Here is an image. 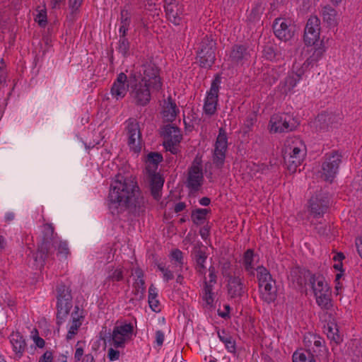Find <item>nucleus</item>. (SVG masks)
Instances as JSON below:
<instances>
[{
	"label": "nucleus",
	"instance_id": "nucleus-61",
	"mask_svg": "<svg viewBox=\"0 0 362 362\" xmlns=\"http://www.w3.org/2000/svg\"><path fill=\"white\" fill-rule=\"evenodd\" d=\"M211 227L207 223L199 230V234L203 240H206L210 236Z\"/></svg>",
	"mask_w": 362,
	"mask_h": 362
},
{
	"label": "nucleus",
	"instance_id": "nucleus-45",
	"mask_svg": "<svg viewBox=\"0 0 362 362\" xmlns=\"http://www.w3.org/2000/svg\"><path fill=\"white\" fill-rule=\"evenodd\" d=\"M257 279L258 281H269L272 280V274L264 266H258L256 268Z\"/></svg>",
	"mask_w": 362,
	"mask_h": 362
},
{
	"label": "nucleus",
	"instance_id": "nucleus-42",
	"mask_svg": "<svg viewBox=\"0 0 362 362\" xmlns=\"http://www.w3.org/2000/svg\"><path fill=\"white\" fill-rule=\"evenodd\" d=\"M255 254L253 249H247L244 253L243 256V265L244 267L245 270H249L251 269V267L253 265L254 258Z\"/></svg>",
	"mask_w": 362,
	"mask_h": 362
},
{
	"label": "nucleus",
	"instance_id": "nucleus-63",
	"mask_svg": "<svg viewBox=\"0 0 362 362\" xmlns=\"http://www.w3.org/2000/svg\"><path fill=\"white\" fill-rule=\"evenodd\" d=\"M165 339V334L163 331L157 330L156 332V343L158 346H161L163 344Z\"/></svg>",
	"mask_w": 362,
	"mask_h": 362
},
{
	"label": "nucleus",
	"instance_id": "nucleus-30",
	"mask_svg": "<svg viewBox=\"0 0 362 362\" xmlns=\"http://www.w3.org/2000/svg\"><path fill=\"white\" fill-rule=\"evenodd\" d=\"M163 160V156L159 152H150L146 158V169L148 173H156L158 164Z\"/></svg>",
	"mask_w": 362,
	"mask_h": 362
},
{
	"label": "nucleus",
	"instance_id": "nucleus-14",
	"mask_svg": "<svg viewBox=\"0 0 362 362\" xmlns=\"http://www.w3.org/2000/svg\"><path fill=\"white\" fill-rule=\"evenodd\" d=\"M273 30L276 37L286 42L293 37L296 28L288 20L279 18L275 19Z\"/></svg>",
	"mask_w": 362,
	"mask_h": 362
},
{
	"label": "nucleus",
	"instance_id": "nucleus-28",
	"mask_svg": "<svg viewBox=\"0 0 362 362\" xmlns=\"http://www.w3.org/2000/svg\"><path fill=\"white\" fill-rule=\"evenodd\" d=\"M150 178L151 194L152 197L159 200L161 197V190L164 184V178L156 173H148Z\"/></svg>",
	"mask_w": 362,
	"mask_h": 362
},
{
	"label": "nucleus",
	"instance_id": "nucleus-62",
	"mask_svg": "<svg viewBox=\"0 0 362 362\" xmlns=\"http://www.w3.org/2000/svg\"><path fill=\"white\" fill-rule=\"evenodd\" d=\"M107 357L110 361H116L119 358V351L110 348L107 353Z\"/></svg>",
	"mask_w": 362,
	"mask_h": 362
},
{
	"label": "nucleus",
	"instance_id": "nucleus-27",
	"mask_svg": "<svg viewBox=\"0 0 362 362\" xmlns=\"http://www.w3.org/2000/svg\"><path fill=\"white\" fill-rule=\"evenodd\" d=\"M9 339L16 357L21 358L27 347L25 339L19 332H12L9 336Z\"/></svg>",
	"mask_w": 362,
	"mask_h": 362
},
{
	"label": "nucleus",
	"instance_id": "nucleus-44",
	"mask_svg": "<svg viewBox=\"0 0 362 362\" xmlns=\"http://www.w3.org/2000/svg\"><path fill=\"white\" fill-rule=\"evenodd\" d=\"M117 49L123 57H128L130 55V42L129 40L127 38H119Z\"/></svg>",
	"mask_w": 362,
	"mask_h": 362
},
{
	"label": "nucleus",
	"instance_id": "nucleus-37",
	"mask_svg": "<svg viewBox=\"0 0 362 362\" xmlns=\"http://www.w3.org/2000/svg\"><path fill=\"white\" fill-rule=\"evenodd\" d=\"M325 52V47L321 42L320 46L315 47L313 54L305 61L303 65L306 66V68H308L310 66H313L322 58Z\"/></svg>",
	"mask_w": 362,
	"mask_h": 362
},
{
	"label": "nucleus",
	"instance_id": "nucleus-54",
	"mask_svg": "<svg viewBox=\"0 0 362 362\" xmlns=\"http://www.w3.org/2000/svg\"><path fill=\"white\" fill-rule=\"evenodd\" d=\"M157 267L163 273V279L165 281H169L174 279V275L173 272L167 269L165 265L162 263L157 264Z\"/></svg>",
	"mask_w": 362,
	"mask_h": 362
},
{
	"label": "nucleus",
	"instance_id": "nucleus-13",
	"mask_svg": "<svg viewBox=\"0 0 362 362\" xmlns=\"http://www.w3.org/2000/svg\"><path fill=\"white\" fill-rule=\"evenodd\" d=\"M227 278V293L230 299L240 300L247 293V288L244 284L240 276L232 275L230 272L226 274Z\"/></svg>",
	"mask_w": 362,
	"mask_h": 362
},
{
	"label": "nucleus",
	"instance_id": "nucleus-15",
	"mask_svg": "<svg viewBox=\"0 0 362 362\" xmlns=\"http://www.w3.org/2000/svg\"><path fill=\"white\" fill-rule=\"evenodd\" d=\"M320 21L316 16H311L306 23L303 40L307 45H314L320 37Z\"/></svg>",
	"mask_w": 362,
	"mask_h": 362
},
{
	"label": "nucleus",
	"instance_id": "nucleus-29",
	"mask_svg": "<svg viewBox=\"0 0 362 362\" xmlns=\"http://www.w3.org/2000/svg\"><path fill=\"white\" fill-rule=\"evenodd\" d=\"M309 284L314 295H317V293L320 292H327V290L330 289L327 283L325 282L324 276L320 274H313V276H310Z\"/></svg>",
	"mask_w": 362,
	"mask_h": 362
},
{
	"label": "nucleus",
	"instance_id": "nucleus-38",
	"mask_svg": "<svg viewBox=\"0 0 362 362\" xmlns=\"http://www.w3.org/2000/svg\"><path fill=\"white\" fill-rule=\"evenodd\" d=\"M304 155L298 156H284V159L288 170L293 173L296 171L297 168L300 165L303 160Z\"/></svg>",
	"mask_w": 362,
	"mask_h": 362
},
{
	"label": "nucleus",
	"instance_id": "nucleus-50",
	"mask_svg": "<svg viewBox=\"0 0 362 362\" xmlns=\"http://www.w3.org/2000/svg\"><path fill=\"white\" fill-rule=\"evenodd\" d=\"M257 115L255 112H250L247 115L244 122L245 129H246L245 132H250L252 130V128L257 122Z\"/></svg>",
	"mask_w": 362,
	"mask_h": 362
},
{
	"label": "nucleus",
	"instance_id": "nucleus-33",
	"mask_svg": "<svg viewBox=\"0 0 362 362\" xmlns=\"http://www.w3.org/2000/svg\"><path fill=\"white\" fill-rule=\"evenodd\" d=\"M324 332L331 341L334 342L337 345L342 342V337L339 334L338 326L335 322H329L327 325H325Z\"/></svg>",
	"mask_w": 362,
	"mask_h": 362
},
{
	"label": "nucleus",
	"instance_id": "nucleus-32",
	"mask_svg": "<svg viewBox=\"0 0 362 362\" xmlns=\"http://www.w3.org/2000/svg\"><path fill=\"white\" fill-rule=\"evenodd\" d=\"M276 291L275 284L273 283H267L263 288L259 289L261 298L268 304L274 302L276 299Z\"/></svg>",
	"mask_w": 362,
	"mask_h": 362
},
{
	"label": "nucleus",
	"instance_id": "nucleus-35",
	"mask_svg": "<svg viewBox=\"0 0 362 362\" xmlns=\"http://www.w3.org/2000/svg\"><path fill=\"white\" fill-rule=\"evenodd\" d=\"M322 20L327 23L329 26L337 25V11L331 6L327 5L322 10Z\"/></svg>",
	"mask_w": 362,
	"mask_h": 362
},
{
	"label": "nucleus",
	"instance_id": "nucleus-59",
	"mask_svg": "<svg viewBox=\"0 0 362 362\" xmlns=\"http://www.w3.org/2000/svg\"><path fill=\"white\" fill-rule=\"evenodd\" d=\"M35 21L38 23L40 27H45L47 23L46 12H40L37 15Z\"/></svg>",
	"mask_w": 362,
	"mask_h": 362
},
{
	"label": "nucleus",
	"instance_id": "nucleus-23",
	"mask_svg": "<svg viewBox=\"0 0 362 362\" xmlns=\"http://www.w3.org/2000/svg\"><path fill=\"white\" fill-rule=\"evenodd\" d=\"M180 110L175 102L169 96L167 100L165 101L163 110L160 112L163 122L172 123L175 120Z\"/></svg>",
	"mask_w": 362,
	"mask_h": 362
},
{
	"label": "nucleus",
	"instance_id": "nucleus-43",
	"mask_svg": "<svg viewBox=\"0 0 362 362\" xmlns=\"http://www.w3.org/2000/svg\"><path fill=\"white\" fill-rule=\"evenodd\" d=\"M83 2V0H69V18L71 21H74L76 16L79 13Z\"/></svg>",
	"mask_w": 362,
	"mask_h": 362
},
{
	"label": "nucleus",
	"instance_id": "nucleus-39",
	"mask_svg": "<svg viewBox=\"0 0 362 362\" xmlns=\"http://www.w3.org/2000/svg\"><path fill=\"white\" fill-rule=\"evenodd\" d=\"M264 10V7L263 4L259 1L256 2L247 16V20L252 23L259 21L261 18Z\"/></svg>",
	"mask_w": 362,
	"mask_h": 362
},
{
	"label": "nucleus",
	"instance_id": "nucleus-36",
	"mask_svg": "<svg viewBox=\"0 0 362 362\" xmlns=\"http://www.w3.org/2000/svg\"><path fill=\"white\" fill-rule=\"evenodd\" d=\"M210 209H196L192 211L191 219L196 226L202 225L206 220L207 214H210Z\"/></svg>",
	"mask_w": 362,
	"mask_h": 362
},
{
	"label": "nucleus",
	"instance_id": "nucleus-2",
	"mask_svg": "<svg viewBox=\"0 0 362 362\" xmlns=\"http://www.w3.org/2000/svg\"><path fill=\"white\" fill-rule=\"evenodd\" d=\"M56 324L59 329V327L65 322L73 307V297L70 286L62 282L57 284L56 286Z\"/></svg>",
	"mask_w": 362,
	"mask_h": 362
},
{
	"label": "nucleus",
	"instance_id": "nucleus-47",
	"mask_svg": "<svg viewBox=\"0 0 362 362\" xmlns=\"http://www.w3.org/2000/svg\"><path fill=\"white\" fill-rule=\"evenodd\" d=\"M293 362H316L314 356L308 351V356H305V353L294 352L292 356Z\"/></svg>",
	"mask_w": 362,
	"mask_h": 362
},
{
	"label": "nucleus",
	"instance_id": "nucleus-24",
	"mask_svg": "<svg viewBox=\"0 0 362 362\" xmlns=\"http://www.w3.org/2000/svg\"><path fill=\"white\" fill-rule=\"evenodd\" d=\"M80 308L78 305L74 307L71 313V323L66 334V340L72 339L77 334L80 327L82 325L84 316L82 315L83 310L79 313Z\"/></svg>",
	"mask_w": 362,
	"mask_h": 362
},
{
	"label": "nucleus",
	"instance_id": "nucleus-34",
	"mask_svg": "<svg viewBox=\"0 0 362 362\" xmlns=\"http://www.w3.org/2000/svg\"><path fill=\"white\" fill-rule=\"evenodd\" d=\"M316 303L323 310H330L332 308L331 291L327 290V292H320L315 295Z\"/></svg>",
	"mask_w": 362,
	"mask_h": 362
},
{
	"label": "nucleus",
	"instance_id": "nucleus-48",
	"mask_svg": "<svg viewBox=\"0 0 362 362\" xmlns=\"http://www.w3.org/2000/svg\"><path fill=\"white\" fill-rule=\"evenodd\" d=\"M315 339V334H313V333L308 332V333H306L304 335L303 344H304L305 346L308 349L306 350L307 354H305V356H308V351H310V354L314 356V355L311 352L310 348L312 347V345L313 344V342H314Z\"/></svg>",
	"mask_w": 362,
	"mask_h": 362
},
{
	"label": "nucleus",
	"instance_id": "nucleus-18",
	"mask_svg": "<svg viewBox=\"0 0 362 362\" xmlns=\"http://www.w3.org/2000/svg\"><path fill=\"white\" fill-rule=\"evenodd\" d=\"M100 339L103 340L104 342L107 341L110 345L114 346L116 349L124 347L126 341L128 339L124 337V334H121L117 329L113 328L111 332L110 329L107 330L105 327L100 332Z\"/></svg>",
	"mask_w": 362,
	"mask_h": 362
},
{
	"label": "nucleus",
	"instance_id": "nucleus-40",
	"mask_svg": "<svg viewBox=\"0 0 362 362\" xmlns=\"http://www.w3.org/2000/svg\"><path fill=\"white\" fill-rule=\"evenodd\" d=\"M298 142L297 140L292 141L291 144H290L289 141H287L284 148V156H298L304 155L300 148L296 145Z\"/></svg>",
	"mask_w": 362,
	"mask_h": 362
},
{
	"label": "nucleus",
	"instance_id": "nucleus-11",
	"mask_svg": "<svg viewBox=\"0 0 362 362\" xmlns=\"http://www.w3.org/2000/svg\"><path fill=\"white\" fill-rule=\"evenodd\" d=\"M221 83V76L218 74L216 75L211 81L209 90L206 93L203 110L208 116H212L216 112Z\"/></svg>",
	"mask_w": 362,
	"mask_h": 362
},
{
	"label": "nucleus",
	"instance_id": "nucleus-58",
	"mask_svg": "<svg viewBox=\"0 0 362 362\" xmlns=\"http://www.w3.org/2000/svg\"><path fill=\"white\" fill-rule=\"evenodd\" d=\"M196 168L199 171H203L202 170V156L197 154L192 161V165L189 168Z\"/></svg>",
	"mask_w": 362,
	"mask_h": 362
},
{
	"label": "nucleus",
	"instance_id": "nucleus-19",
	"mask_svg": "<svg viewBox=\"0 0 362 362\" xmlns=\"http://www.w3.org/2000/svg\"><path fill=\"white\" fill-rule=\"evenodd\" d=\"M186 186L191 192H198L204 183L203 171L197 168H188Z\"/></svg>",
	"mask_w": 362,
	"mask_h": 362
},
{
	"label": "nucleus",
	"instance_id": "nucleus-4",
	"mask_svg": "<svg viewBox=\"0 0 362 362\" xmlns=\"http://www.w3.org/2000/svg\"><path fill=\"white\" fill-rule=\"evenodd\" d=\"M54 228L51 224H45L43 226L42 238L37 250L28 255L29 261L33 259L34 265L36 267H43L45 259L49 257Z\"/></svg>",
	"mask_w": 362,
	"mask_h": 362
},
{
	"label": "nucleus",
	"instance_id": "nucleus-9",
	"mask_svg": "<svg viewBox=\"0 0 362 362\" xmlns=\"http://www.w3.org/2000/svg\"><path fill=\"white\" fill-rule=\"evenodd\" d=\"M329 194L322 190L317 191L308 201V210L314 218H320L326 214L329 208Z\"/></svg>",
	"mask_w": 362,
	"mask_h": 362
},
{
	"label": "nucleus",
	"instance_id": "nucleus-51",
	"mask_svg": "<svg viewBox=\"0 0 362 362\" xmlns=\"http://www.w3.org/2000/svg\"><path fill=\"white\" fill-rule=\"evenodd\" d=\"M131 23V13L125 8L120 11V25L129 27Z\"/></svg>",
	"mask_w": 362,
	"mask_h": 362
},
{
	"label": "nucleus",
	"instance_id": "nucleus-21",
	"mask_svg": "<svg viewBox=\"0 0 362 362\" xmlns=\"http://www.w3.org/2000/svg\"><path fill=\"white\" fill-rule=\"evenodd\" d=\"M164 8L168 20L175 25H180L185 11L183 4L177 2L175 4L164 6Z\"/></svg>",
	"mask_w": 362,
	"mask_h": 362
},
{
	"label": "nucleus",
	"instance_id": "nucleus-64",
	"mask_svg": "<svg viewBox=\"0 0 362 362\" xmlns=\"http://www.w3.org/2000/svg\"><path fill=\"white\" fill-rule=\"evenodd\" d=\"M209 281L208 282L216 284L217 282V276L215 267L214 266H211L209 268Z\"/></svg>",
	"mask_w": 362,
	"mask_h": 362
},
{
	"label": "nucleus",
	"instance_id": "nucleus-10",
	"mask_svg": "<svg viewBox=\"0 0 362 362\" xmlns=\"http://www.w3.org/2000/svg\"><path fill=\"white\" fill-rule=\"evenodd\" d=\"M297 121L288 114H274L269 120V132L271 133H282L292 132L298 126Z\"/></svg>",
	"mask_w": 362,
	"mask_h": 362
},
{
	"label": "nucleus",
	"instance_id": "nucleus-25",
	"mask_svg": "<svg viewBox=\"0 0 362 362\" xmlns=\"http://www.w3.org/2000/svg\"><path fill=\"white\" fill-rule=\"evenodd\" d=\"M313 274L310 270L305 268L295 267L291 269L290 276L291 279L293 283H296L300 287H303L306 285L307 281H309L310 276H313Z\"/></svg>",
	"mask_w": 362,
	"mask_h": 362
},
{
	"label": "nucleus",
	"instance_id": "nucleus-46",
	"mask_svg": "<svg viewBox=\"0 0 362 362\" xmlns=\"http://www.w3.org/2000/svg\"><path fill=\"white\" fill-rule=\"evenodd\" d=\"M114 328L117 329L121 334H124V337L127 339L130 338L134 331V327L132 323H121L119 325L117 322Z\"/></svg>",
	"mask_w": 362,
	"mask_h": 362
},
{
	"label": "nucleus",
	"instance_id": "nucleus-6",
	"mask_svg": "<svg viewBox=\"0 0 362 362\" xmlns=\"http://www.w3.org/2000/svg\"><path fill=\"white\" fill-rule=\"evenodd\" d=\"M129 83L131 88L130 95L134 103L136 106H146L151 99V84L139 80L135 74L129 76Z\"/></svg>",
	"mask_w": 362,
	"mask_h": 362
},
{
	"label": "nucleus",
	"instance_id": "nucleus-56",
	"mask_svg": "<svg viewBox=\"0 0 362 362\" xmlns=\"http://www.w3.org/2000/svg\"><path fill=\"white\" fill-rule=\"evenodd\" d=\"M299 75H291L286 78V85L288 88H293L299 81Z\"/></svg>",
	"mask_w": 362,
	"mask_h": 362
},
{
	"label": "nucleus",
	"instance_id": "nucleus-57",
	"mask_svg": "<svg viewBox=\"0 0 362 362\" xmlns=\"http://www.w3.org/2000/svg\"><path fill=\"white\" fill-rule=\"evenodd\" d=\"M83 343L81 341H78L76 344V351L74 354V361L75 362H78L81 361L83 355V348L80 346L79 345Z\"/></svg>",
	"mask_w": 362,
	"mask_h": 362
},
{
	"label": "nucleus",
	"instance_id": "nucleus-8",
	"mask_svg": "<svg viewBox=\"0 0 362 362\" xmlns=\"http://www.w3.org/2000/svg\"><path fill=\"white\" fill-rule=\"evenodd\" d=\"M342 156L337 151H333L325 154V160L322 164L321 177L329 182H332L338 173L341 163Z\"/></svg>",
	"mask_w": 362,
	"mask_h": 362
},
{
	"label": "nucleus",
	"instance_id": "nucleus-5",
	"mask_svg": "<svg viewBox=\"0 0 362 362\" xmlns=\"http://www.w3.org/2000/svg\"><path fill=\"white\" fill-rule=\"evenodd\" d=\"M160 69L153 62L152 57L144 58L141 62L139 74L141 81H146L151 87L157 91L162 88L163 83L160 76Z\"/></svg>",
	"mask_w": 362,
	"mask_h": 362
},
{
	"label": "nucleus",
	"instance_id": "nucleus-26",
	"mask_svg": "<svg viewBox=\"0 0 362 362\" xmlns=\"http://www.w3.org/2000/svg\"><path fill=\"white\" fill-rule=\"evenodd\" d=\"M135 275L136 279L133 283V294L136 296V299L141 300L144 299L146 293V286L144 273L140 267L135 269Z\"/></svg>",
	"mask_w": 362,
	"mask_h": 362
},
{
	"label": "nucleus",
	"instance_id": "nucleus-52",
	"mask_svg": "<svg viewBox=\"0 0 362 362\" xmlns=\"http://www.w3.org/2000/svg\"><path fill=\"white\" fill-rule=\"evenodd\" d=\"M170 257L173 260H175L178 266L182 268L184 262H183V253L179 249H175L173 250L170 253Z\"/></svg>",
	"mask_w": 362,
	"mask_h": 362
},
{
	"label": "nucleus",
	"instance_id": "nucleus-55",
	"mask_svg": "<svg viewBox=\"0 0 362 362\" xmlns=\"http://www.w3.org/2000/svg\"><path fill=\"white\" fill-rule=\"evenodd\" d=\"M315 230L320 235L322 236H327L330 230L326 224H323L321 222L315 224Z\"/></svg>",
	"mask_w": 362,
	"mask_h": 362
},
{
	"label": "nucleus",
	"instance_id": "nucleus-49",
	"mask_svg": "<svg viewBox=\"0 0 362 362\" xmlns=\"http://www.w3.org/2000/svg\"><path fill=\"white\" fill-rule=\"evenodd\" d=\"M263 57L269 61L276 59V49L272 45H266L263 49Z\"/></svg>",
	"mask_w": 362,
	"mask_h": 362
},
{
	"label": "nucleus",
	"instance_id": "nucleus-41",
	"mask_svg": "<svg viewBox=\"0 0 362 362\" xmlns=\"http://www.w3.org/2000/svg\"><path fill=\"white\" fill-rule=\"evenodd\" d=\"M108 275L106 278L107 281H121L124 279V272L122 268H117L115 269L112 267L110 269V267H108Z\"/></svg>",
	"mask_w": 362,
	"mask_h": 362
},
{
	"label": "nucleus",
	"instance_id": "nucleus-3",
	"mask_svg": "<svg viewBox=\"0 0 362 362\" xmlns=\"http://www.w3.org/2000/svg\"><path fill=\"white\" fill-rule=\"evenodd\" d=\"M216 42L212 35L201 38L197 47V61L201 68L210 69L216 61Z\"/></svg>",
	"mask_w": 362,
	"mask_h": 362
},
{
	"label": "nucleus",
	"instance_id": "nucleus-16",
	"mask_svg": "<svg viewBox=\"0 0 362 362\" xmlns=\"http://www.w3.org/2000/svg\"><path fill=\"white\" fill-rule=\"evenodd\" d=\"M127 122L128 146L134 153H139L141 149L140 144L141 132L139 130V124L135 119L132 118L129 119Z\"/></svg>",
	"mask_w": 362,
	"mask_h": 362
},
{
	"label": "nucleus",
	"instance_id": "nucleus-60",
	"mask_svg": "<svg viewBox=\"0 0 362 362\" xmlns=\"http://www.w3.org/2000/svg\"><path fill=\"white\" fill-rule=\"evenodd\" d=\"M53 354L51 351H46L39 358L38 362H52Z\"/></svg>",
	"mask_w": 362,
	"mask_h": 362
},
{
	"label": "nucleus",
	"instance_id": "nucleus-22",
	"mask_svg": "<svg viewBox=\"0 0 362 362\" xmlns=\"http://www.w3.org/2000/svg\"><path fill=\"white\" fill-rule=\"evenodd\" d=\"M316 120L320 123V128L321 129H325L329 127L338 124L342 120V115L339 113L336 114L334 112H325L319 114Z\"/></svg>",
	"mask_w": 362,
	"mask_h": 362
},
{
	"label": "nucleus",
	"instance_id": "nucleus-1",
	"mask_svg": "<svg viewBox=\"0 0 362 362\" xmlns=\"http://www.w3.org/2000/svg\"><path fill=\"white\" fill-rule=\"evenodd\" d=\"M108 206L111 213L119 214L125 209L139 214L144 211L145 200L136 177L117 173L112 179L109 194Z\"/></svg>",
	"mask_w": 362,
	"mask_h": 362
},
{
	"label": "nucleus",
	"instance_id": "nucleus-20",
	"mask_svg": "<svg viewBox=\"0 0 362 362\" xmlns=\"http://www.w3.org/2000/svg\"><path fill=\"white\" fill-rule=\"evenodd\" d=\"M128 82L127 75L121 72L117 76V78L114 81L111 87V94L117 100L124 98L127 91L129 84H127Z\"/></svg>",
	"mask_w": 362,
	"mask_h": 362
},
{
	"label": "nucleus",
	"instance_id": "nucleus-12",
	"mask_svg": "<svg viewBox=\"0 0 362 362\" xmlns=\"http://www.w3.org/2000/svg\"><path fill=\"white\" fill-rule=\"evenodd\" d=\"M227 150V133L224 128L221 127L218 129V134L215 142L214 150L212 155L213 163L218 169L223 167Z\"/></svg>",
	"mask_w": 362,
	"mask_h": 362
},
{
	"label": "nucleus",
	"instance_id": "nucleus-7",
	"mask_svg": "<svg viewBox=\"0 0 362 362\" xmlns=\"http://www.w3.org/2000/svg\"><path fill=\"white\" fill-rule=\"evenodd\" d=\"M160 135L163 138V146L166 151L176 155L178 149L176 147L182 139L180 129L175 124H168L160 127Z\"/></svg>",
	"mask_w": 362,
	"mask_h": 362
},
{
	"label": "nucleus",
	"instance_id": "nucleus-17",
	"mask_svg": "<svg viewBox=\"0 0 362 362\" xmlns=\"http://www.w3.org/2000/svg\"><path fill=\"white\" fill-rule=\"evenodd\" d=\"M245 44H235L231 47L229 61L235 66L243 65L249 61L250 52Z\"/></svg>",
	"mask_w": 362,
	"mask_h": 362
},
{
	"label": "nucleus",
	"instance_id": "nucleus-31",
	"mask_svg": "<svg viewBox=\"0 0 362 362\" xmlns=\"http://www.w3.org/2000/svg\"><path fill=\"white\" fill-rule=\"evenodd\" d=\"M218 339L225 345L226 349L230 353L235 354L236 352V343L231 334L226 329L217 331Z\"/></svg>",
	"mask_w": 362,
	"mask_h": 362
},
{
	"label": "nucleus",
	"instance_id": "nucleus-53",
	"mask_svg": "<svg viewBox=\"0 0 362 362\" xmlns=\"http://www.w3.org/2000/svg\"><path fill=\"white\" fill-rule=\"evenodd\" d=\"M194 255L196 264H201L202 263H205L207 259V255L205 251L201 250L200 248L196 249L194 251Z\"/></svg>",
	"mask_w": 362,
	"mask_h": 362
}]
</instances>
